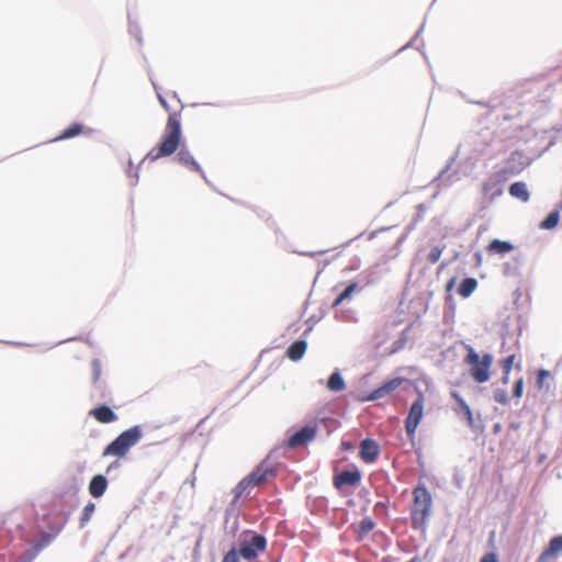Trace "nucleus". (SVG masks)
Masks as SVG:
<instances>
[{
    "label": "nucleus",
    "instance_id": "6",
    "mask_svg": "<svg viewBox=\"0 0 562 562\" xmlns=\"http://www.w3.org/2000/svg\"><path fill=\"white\" fill-rule=\"evenodd\" d=\"M276 475L272 467L266 462L260 463L250 474L244 477L237 485V495L240 496L246 491L259 486Z\"/></svg>",
    "mask_w": 562,
    "mask_h": 562
},
{
    "label": "nucleus",
    "instance_id": "5",
    "mask_svg": "<svg viewBox=\"0 0 562 562\" xmlns=\"http://www.w3.org/2000/svg\"><path fill=\"white\" fill-rule=\"evenodd\" d=\"M267 549V539L254 531H245L239 546V553L245 560H255L260 552Z\"/></svg>",
    "mask_w": 562,
    "mask_h": 562
},
{
    "label": "nucleus",
    "instance_id": "38",
    "mask_svg": "<svg viewBox=\"0 0 562 562\" xmlns=\"http://www.w3.org/2000/svg\"><path fill=\"white\" fill-rule=\"evenodd\" d=\"M406 562H422V559L419 557H414L409 561Z\"/></svg>",
    "mask_w": 562,
    "mask_h": 562
},
{
    "label": "nucleus",
    "instance_id": "20",
    "mask_svg": "<svg viewBox=\"0 0 562 562\" xmlns=\"http://www.w3.org/2000/svg\"><path fill=\"white\" fill-rule=\"evenodd\" d=\"M477 288V281L474 278L464 279L458 289L459 294L467 299L469 297Z\"/></svg>",
    "mask_w": 562,
    "mask_h": 562
},
{
    "label": "nucleus",
    "instance_id": "11",
    "mask_svg": "<svg viewBox=\"0 0 562 562\" xmlns=\"http://www.w3.org/2000/svg\"><path fill=\"white\" fill-rule=\"evenodd\" d=\"M404 378H394L385 383H383L381 386L373 390L370 395L367 397L368 401H375L385 397L386 395L394 392L396 389H398L402 383L404 382Z\"/></svg>",
    "mask_w": 562,
    "mask_h": 562
},
{
    "label": "nucleus",
    "instance_id": "15",
    "mask_svg": "<svg viewBox=\"0 0 562 562\" xmlns=\"http://www.w3.org/2000/svg\"><path fill=\"white\" fill-rule=\"evenodd\" d=\"M108 488V480L102 475H94L89 483V493L94 498L101 497Z\"/></svg>",
    "mask_w": 562,
    "mask_h": 562
},
{
    "label": "nucleus",
    "instance_id": "34",
    "mask_svg": "<svg viewBox=\"0 0 562 562\" xmlns=\"http://www.w3.org/2000/svg\"><path fill=\"white\" fill-rule=\"evenodd\" d=\"M494 398L497 403L504 404V405L507 404V402H508L507 394L504 391L495 392Z\"/></svg>",
    "mask_w": 562,
    "mask_h": 562
},
{
    "label": "nucleus",
    "instance_id": "3",
    "mask_svg": "<svg viewBox=\"0 0 562 562\" xmlns=\"http://www.w3.org/2000/svg\"><path fill=\"white\" fill-rule=\"evenodd\" d=\"M143 437L142 427L136 425L121 432L106 448L102 456L122 458L126 456L132 447H134Z\"/></svg>",
    "mask_w": 562,
    "mask_h": 562
},
{
    "label": "nucleus",
    "instance_id": "36",
    "mask_svg": "<svg viewBox=\"0 0 562 562\" xmlns=\"http://www.w3.org/2000/svg\"><path fill=\"white\" fill-rule=\"evenodd\" d=\"M454 282H456V279L452 278L451 280H449V282L447 283V291H451L453 285H454Z\"/></svg>",
    "mask_w": 562,
    "mask_h": 562
},
{
    "label": "nucleus",
    "instance_id": "26",
    "mask_svg": "<svg viewBox=\"0 0 562 562\" xmlns=\"http://www.w3.org/2000/svg\"><path fill=\"white\" fill-rule=\"evenodd\" d=\"M452 396L457 401V403L459 404L461 411L464 413V415L467 416L468 420L470 423H472V412H471L470 406L465 403V401L458 393H456V392L452 393Z\"/></svg>",
    "mask_w": 562,
    "mask_h": 562
},
{
    "label": "nucleus",
    "instance_id": "4",
    "mask_svg": "<svg viewBox=\"0 0 562 562\" xmlns=\"http://www.w3.org/2000/svg\"><path fill=\"white\" fill-rule=\"evenodd\" d=\"M467 351L464 363L470 367L473 380L477 383L487 382L491 378L492 355L485 353L481 357L471 346H467Z\"/></svg>",
    "mask_w": 562,
    "mask_h": 562
},
{
    "label": "nucleus",
    "instance_id": "40",
    "mask_svg": "<svg viewBox=\"0 0 562 562\" xmlns=\"http://www.w3.org/2000/svg\"><path fill=\"white\" fill-rule=\"evenodd\" d=\"M344 448H345V449H349V448H350V445H348V443H344Z\"/></svg>",
    "mask_w": 562,
    "mask_h": 562
},
{
    "label": "nucleus",
    "instance_id": "32",
    "mask_svg": "<svg viewBox=\"0 0 562 562\" xmlns=\"http://www.w3.org/2000/svg\"><path fill=\"white\" fill-rule=\"evenodd\" d=\"M522 393H524V379L520 378L516 381V383L514 385L513 395L516 398H520L522 396Z\"/></svg>",
    "mask_w": 562,
    "mask_h": 562
},
{
    "label": "nucleus",
    "instance_id": "19",
    "mask_svg": "<svg viewBox=\"0 0 562 562\" xmlns=\"http://www.w3.org/2000/svg\"><path fill=\"white\" fill-rule=\"evenodd\" d=\"M509 194L514 198L519 199L522 202H527L530 198L526 183L515 182L509 187Z\"/></svg>",
    "mask_w": 562,
    "mask_h": 562
},
{
    "label": "nucleus",
    "instance_id": "10",
    "mask_svg": "<svg viewBox=\"0 0 562 562\" xmlns=\"http://www.w3.org/2000/svg\"><path fill=\"white\" fill-rule=\"evenodd\" d=\"M380 454V447L373 439H363L360 443L359 457L364 463H373Z\"/></svg>",
    "mask_w": 562,
    "mask_h": 562
},
{
    "label": "nucleus",
    "instance_id": "27",
    "mask_svg": "<svg viewBox=\"0 0 562 562\" xmlns=\"http://www.w3.org/2000/svg\"><path fill=\"white\" fill-rule=\"evenodd\" d=\"M53 537L50 535H44L37 542L33 544L34 554L38 553L42 549L49 544Z\"/></svg>",
    "mask_w": 562,
    "mask_h": 562
},
{
    "label": "nucleus",
    "instance_id": "25",
    "mask_svg": "<svg viewBox=\"0 0 562 562\" xmlns=\"http://www.w3.org/2000/svg\"><path fill=\"white\" fill-rule=\"evenodd\" d=\"M357 289V283H351L349 284L345 290L344 292H341L334 301L333 303V306L334 307H337L338 305H340L346 299H349L352 293L356 291Z\"/></svg>",
    "mask_w": 562,
    "mask_h": 562
},
{
    "label": "nucleus",
    "instance_id": "28",
    "mask_svg": "<svg viewBox=\"0 0 562 562\" xmlns=\"http://www.w3.org/2000/svg\"><path fill=\"white\" fill-rule=\"evenodd\" d=\"M515 359H516V356L510 355L501 361V367H502L503 373H510Z\"/></svg>",
    "mask_w": 562,
    "mask_h": 562
},
{
    "label": "nucleus",
    "instance_id": "30",
    "mask_svg": "<svg viewBox=\"0 0 562 562\" xmlns=\"http://www.w3.org/2000/svg\"><path fill=\"white\" fill-rule=\"evenodd\" d=\"M443 248L441 247H434L430 252L428 254V261L430 263H436L439 261L441 255H442Z\"/></svg>",
    "mask_w": 562,
    "mask_h": 562
},
{
    "label": "nucleus",
    "instance_id": "1",
    "mask_svg": "<svg viewBox=\"0 0 562 562\" xmlns=\"http://www.w3.org/2000/svg\"><path fill=\"white\" fill-rule=\"evenodd\" d=\"M158 99L162 108L169 112V115L159 144L147 153L146 159L156 161L178 150L176 159L180 165L190 171L202 173L200 165L196 162L189 148L182 143L180 111L171 112L166 99L160 94H158Z\"/></svg>",
    "mask_w": 562,
    "mask_h": 562
},
{
    "label": "nucleus",
    "instance_id": "14",
    "mask_svg": "<svg viewBox=\"0 0 562 562\" xmlns=\"http://www.w3.org/2000/svg\"><path fill=\"white\" fill-rule=\"evenodd\" d=\"M90 415L101 424H110L117 419L116 414L106 405H100L90 411Z\"/></svg>",
    "mask_w": 562,
    "mask_h": 562
},
{
    "label": "nucleus",
    "instance_id": "8",
    "mask_svg": "<svg viewBox=\"0 0 562 562\" xmlns=\"http://www.w3.org/2000/svg\"><path fill=\"white\" fill-rule=\"evenodd\" d=\"M425 397L418 393V397L413 402L408 415L405 419V431L411 440H414L417 427L424 416Z\"/></svg>",
    "mask_w": 562,
    "mask_h": 562
},
{
    "label": "nucleus",
    "instance_id": "9",
    "mask_svg": "<svg viewBox=\"0 0 562 562\" xmlns=\"http://www.w3.org/2000/svg\"><path fill=\"white\" fill-rule=\"evenodd\" d=\"M317 425L311 424L302 427L300 430L291 435L286 440V447L290 449L304 447L315 439L317 434Z\"/></svg>",
    "mask_w": 562,
    "mask_h": 562
},
{
    "label": "nucleus",
    "instance_id": "31",
    "mask_svg": "<svg viewBox=\"0 0 562 562\" xmlns=\"http://www.w3.org/2000/svg\"><path fill=\"white\" fill-rule=\"evenodd\" d=\"M550 376V372L548 370H539L538 373H537V386L538 389H542L543 387V384H544V381L546 379H548Z\"/></svg>",
    "mask_w": 562,
    "mask_h": 562
},
{
    "label": "nucleus",
    "instance_id": "18",
    "mask_svg": "<svg viewBox=\"0 0 562 562\" xmlns=\"http://www.w3.org/2000/svg\"><path fill=\"white\" fill-rule=\"evenodd\" d=\"M514 249V246L508 241H503L499 239L492 240L486 247L487 252L490 254H506Z\"/></svg>",
    "mask_w": 562,
    "mask_h": 562
},
{
    "label": "nucleus",
    "instance_id": "24",
    "mask_svg": "<svg viewBox=\"0 0 562 562\" xmlns=\"http://www.w3.org/2000/svg\"><path fill=\"white\" fill-rule=\"evenodd\" d=\"M95 510V505L91 502H89L82 509L81 516H80V527L83 528L91 519L93 513Z\"/></svg>",
    "mask_w": 562,
    "mask_h": 562
},
{
    "label": "nucleus",
    "instance_id": "17",
    "mask_svg": "<svg viewBox=\"0 0 562 562\" xmlns=\"http://www.w3.org/2000/svg\"><path fill=\"white\" fill-rule=\"evenodd\" d=\"M306 348H307L306 341L296 340L288 348L286 356L292 361H297L304 356Z\"/></svg>",
    "mask_w": 562,
    "mask_h": 562
},
{
    "label": "nucleus",
    "instance_id": "12",
    "mask_svg": "<svg viewBox=\"0 0 562 562\" xmlns=\"http://www.w3.org/2000/svg\"><path fill=\"white\" fill-rule=\"evenodd\" d=\"M562 553V536L553 537L538 557L537 562H551Z\"/></svg>",
    "mask_w": 562,
    "mask_h": 562
},
{
    "label": "nucleus",
    "instance_id": "37",
    "mask_svg": "<svg viewBox=\"0 0 562 562\" xmlns=\"http://www.w3.org/2000/svg\"><path fill=\"white\" fill-rule=\"evenodd\" d=\"M508 380H509V373H504L503 376H502V382L504 384H507Z\"/></svg>",
    "mask_w": 562,
    "mask_h": 562
},
{
    "label": "nucleus",
    "instance_id": "29",
    "mask_svg": "<svg viewBox=\"0 0 562 562\" xmlns=\"http://www.w3.org/2000/svg\"><path fill=\"white\" fill-rule=\"evenodd\" d=\"M91 369H92V380H93V383H97L100 378H101V373H102V368H101V363L99 360H93L91 362Z\"/></svg>",
    "mask_w": 562,
    "mask_h": 562
},
{
    "label": "nucleus",
    "instance_id": "39",
    "mask_svg": "<svg viewBox=\"0 0 562 562\" xmlns=\"http://www.w3.org/2000/svg\"><path fill=\"white\" fill-rule=\"evenodd\" d=\"M499 429H501V426L498 424L494 426V431L495 432L499 431Z\"/></svg>",
    "mask_w": 562,
    "mask_h": 562
},
{
    "label": "nucleus",
    "instance_id": "23",
    "mask_svg": "<svg viewBox=\"0 0 562 562\" xmlns=\"http://www.w3.org/2000/svg\"><path fill=\"white\" fill-rule=\"evenodd\" d=\"M560 220V213L558 211L551 212L540 224L542 229H552L554 228Z\"/></svg>",
    "mask_w": 562,
    "mask_h": 562
},
{
    "label": "nucleus",
    "instance_id": "21",
    "mask_svg": "<svg viewBox=\"0 0 562 562\" xmlns=\"http://www.w3.org/2000/svg\"><path fill=\"white\" fill-rule=\"evenodd\" d=\"M327 387H328V390H330L333 392H340V391L345 390L346 383L339 372H334L330 374V376L327 381Z\"/></svg>",
    "mask_w": 562,
    "mask_h": 562
},
{
    "label": "nucleus",
    "instance_id": "35",
    "mask_svg": "<svg viewBox=\"0 0 562 562\" xmlns=\"http://www.w3.org/2000/svg\"><path fill=\"white\" fill-rule=\"evenodd\" d=\"M480 562H498L497 555L493 552L484 554Z\"/></svg>",
    "mask_w": 562,
    "mask_h": 562
},
{
    "label": "nucleus",
    "instance_id": "2",
    "mask_svg": "<svg viewBox=\"0 0 562 562\" xmlns=\"http://www.w3.org/2000/svg\"><path fill=\"white\" fill-rule=\"evenodd\" d=\"M432 498L424 484L413 490V504L411 507V524L414 529H424L430 515Z\"/></svg>",
    "mask_w": 562,
    "mask_h": 562
},
{
    "label": "nucleus",
    "instance_id": "16",
    "mask_svg": "<svg viewBox=\"0 0 562 562\" xmlns=\"http://www.w3.org/2000/svg\"><path fill=\"white\" fill-rule=\"evenodd\" d=\"M375 527V522L370 517H364L357 526H353L355 532L357 535V539L359 541L363 540L369 532H371Z\"/></svg>",
    "mask_w": 562,
    "mask_h": 562
},
{
    "label": "nucleus",
    "instance_id": "13",
    "mask_svg": "<svg viewBox=\"0 0 562 562\" xmlns=\"http://www.w3.org/2000/svg\"><path fill=\"white\" fill-rule=\"evenodd\" d=\"M360 480L361 473L359 470L342 471L341 473L334 476V486L338 490L344 486H356Z\"/></svg>",
    "mask_w": 562,
    "mask_h": 562
},
{
    "label": "nucleus",
    "instance_id": "33",
    "mask_svg": "<svg viewBox=\"0 0 562 562\" xmlns=\"http://www.w3.org/2000/svg\"><path fill=\"white\" fill-rule=\"evenodd\" d=\"M222 562H240L236 549H231L224 557Z\"/></svg>",
    "mask_w": 562,
    "mask_h": 562
},
{
    "label": "nucleus",
    "instance_id": "22",
    "mask_svg": "<svg viewBox=\"0 0 562 562\" xmlns=\"http://www.w3.org/2000/svg\"><path fill=\"white\" fill-rule=\"evenodd\" d=\"M85 133V128L80 123H74L68 128L64 130L59 136L55 138V140H63L76 137Z\"/></svg>",
    "mask_w": 562,
    "mask_h": 562
},
{
    "label": "nucleus",
    "instance_id": "7",
    "mask_svg": "<svg viewBox=\"0 0 562 562\" xmlns=\"http://www.w3.org/2000/svg\"><path fill=\"white\" fill-rule=\"evenodd\" d=\"M513 171L508 169H502L494 172L482 186L483 194L485 195L488 203L494 202L497 198L503 194L502 183L507 179Z\"/></svg>",
    "mask_w": 562,
    "mask_h": 562
}]
</instances>
